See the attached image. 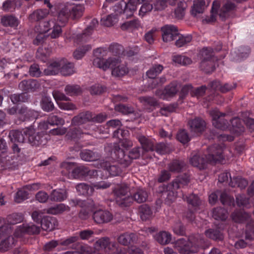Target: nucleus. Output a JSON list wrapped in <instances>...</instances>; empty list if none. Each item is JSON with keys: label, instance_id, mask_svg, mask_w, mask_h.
Wrapping results in <instances>:
<instances>
[{"label": "nucleus", "instance_id": "obj_1", "mask_svg": "<svg viewBox=\"0 0 254 254\" xmlns=\"http://www.w3.org/2000/svg\"><path fill=\"white\" fill-rule=\"evenodd\" d=\"M107 51L108 49L104 47L98 48L94 50L93 55L95 58L93 60V65L105 71L110 67L112 68V74L116 77H121L127 73L128 68L126 64H121V61L119 59L109 58L105 60L103 58L106 56Z\"/></svg>", "mask_w": 254, "mask_h": 254}, {"label": "nucleus", "instance_id": "obj_2", "mask_svg": "<svg viewBox=\"0 0 254 254\" xmlns=\"http://www.w3.org/2000/svg\"><path fill=\"white\" fill-rule=\"evenodd\" d=\"M224 146L217 144L210 146L207 148L208 154L205 158L200 157L198 154H194L190 159V163L194 167L200 170L206 168L208 163L215 164L223 163L225 161L223 155Z\"/></svg>", "mask_w": 254, "mask_h": 254}, {"label": "nucleus", "instance_id": "obj_3", "mask_svg": "<svg viewBox=\"0 0 254 254\" xmlns=\"http://www.w3.org/2000/svg\"><path fill=\"white\" fill-rule=\"evenodd\" d=\"M225 113H221L218 109H214L210 111V115L212 119L213 126L221 130H225L228 128L230 131L238 135L245 130V127L243 121L238 117L233 118L230 121V124L223 118L226 116Z\"/></svg>", "mask_w": 254, "mask_h": 254}, {"label": "nucleus", "instance_id": "obj_4", "mask_svg": "<svg viewBox=\"0 0 254 254\" xmlns=\"http://www.w3.org/2000/svg\"><path fill=\"white\" fill-rule=\"evenodd\" d=\"M235 7L234 3L228 1L219 9V3L214 1L212 3L211 16L206 20L208 22H214L216 15L218 14L221 19L224 21L232 15Z\"/></svg>", "mask_w": 254, "mask_h": 254}, {"label": "nucleus", "instance_id": "obj_5", "mask_svg": "<svg viewBox=\"0 0 254 254\" xmlns=\"http://www.w3.org/2000/svg\"><path fill=\"white\" fill-rule=\"evenodd\" d=\"M231 217L237 223H243L248 221L245 230L246 239H254V220L251 219L249 213L243 210H236L231 214Z\"/></svg>", "mask_w": 254, "mask_h": 254}, {"label": "nucleus", "instance_id": "obj_6", "mask_svg": "<svg viewBox=\"0 0 254 254\" xmlns=\"http://www.w3.org/2000/svg\"><path fill=\"white\" fill-rule=\"evenodd\" d=\"M183 242L184 240H180L176 244L177 250L180 254H192L197 253L204 241L201 235L197 234L194 236L190 237L189 241L183 246H178Z\"/></svg>", "mask_w": 254, "mask_h": 254}, {"label": "nucleus", "instance_id": "obj_7", "mask_svg": "<svg viewBox=\"0 0 254 254\" xmlns=\"http://www.w3.org/2000/svg\"><path fill=\"white\" fill-rule=\"evenodd\" d=\"M84 9V6L81 4L65 5L58 13V21L65 24L69 17L73 19L79 18L82 16Z\"/></svg>", "mask_w": 254, "mask_h": 254}, {"label": "nucleus", "instance_id": "obj_8", "mask_svg": "<svg viewBox=\"0 0 254 254\" xmlns=\"http://www.w3.org/2000/svg\"><path fill=\"white\" fill-rule=\"evenodd\" d=\"M129 190V187L127 184L118 185L113 190L116 203L119 206H129L133 202V198L131 196H126Z\"/></svg>", "mask_w": 254, "mask_h": 254}, {"label": "nucleus", "instance_id": "obj_9", "mask_svg": "<svg viewBox=\"0 0 254 254\" xmlns=\"http://www.w3.org/2000/svg\"><path fill=\"white\" fill-rule=\"evenodd\" d=\"M110 145L111 146L108 145L105 147L106 151L111 152V156L109 157L123 165L124 167H128L130 164V159L127 158V155L125 154V151L117 143H114L113 145L112 144Z\"/></svg>", "mask_w": 254, "mask_h": 254}, {"label": "nucleus", "instance_id": "obj_10", "mask_svg": "<svg viewBox=\"0 0 254 254\" xmlns=\"http://www.w3.org/2000/svg\"><path fill=\"white\" fill-rule=\"evenodd\" d=\"M69 204L72 207L79 206L82 208L79 216L83 219H86L88 217L89 211H93L95 208L94 201L90 199L82 200L78 198H73L69 200Z\"/></svg>", "mask_w": 254, "mask_h": 254}, {"label": "nucleus", "instance_id": "obj_11", "mask_svg": "<svg viewBox=\"0 0 254 254\" xmlns=\"http://www.w3.org/2000/svg\"><path fill=\"white\" fill-rule=\"evenodd\" d=\"M99 165L100 166L98 168L106 170L113 177L120 176L123 171L122 167L118 163L110 157H107L105 159L100 160Z\"/></svg>", "mask_w": 254, "mask_h": 254}, {"label": "nucleus", "instance_id": "obj_12", "mask_svg": "<svg viewBox=\"0 0 254 254\" xmlns=\"http://www.w3.org/2000/svg\"><path fill=\"white\" fill-rule=\"evenodd\" d=\"M139 0H122L116 5L115 10L119 14H125L127 17L130 16L136 9Z\"/></svg>", "mask_w": 254, "mask_h": 254}, {"label": "nucleus", "instance_id": "obj_13", "mask_svg": "<svg viewBox=\"0 0 254 254\" xmlns=\"http://www.w3.org/2000/svg\"><path fill=\"white\" fill-rule=\"evenodd\" d=\"M178 91V83L176 81H173L166 86L164 89L157 90L155 95L161 99L170 100L176 95Z\"/></svg>", "mask_w": 254, "mask_h": 254}, {"label": "nucleus", "instance_id": "obj_14", "mask_svg": "<svg viewBox=\"0 0 254 254\" xmlns=\"http://www.w3.org/2000/svg\"><path fill=\"white\" fill-rule=\"evenodd\" d=\"M40 231V228L33 223H24L18 226L14 233L16 238H20L27 234L29 235L37 234Z\"/></svg>", "mask_w": 254, "mask_h": 254}, {"label": "nucleus", "instance_id": "obj_15", "mask_svg": "<svg viewBox=\"0 0 254 254\" xmlns=\"http://www.w3.org/2000/svg\"><path fill=\"white\" fill-rule=\"evenodd\" d=\"M97 175L95 170H90L87 167L80 166L75 167L72 171L71 177L72 179H85L91 178Z\"/></svg>", "mask_w": 254, "mask_h": 254}, {"label": "nucleus", "instance_id": "obj_16", "mask_svg": "<svg viewBox=\"0 0 254 254\" xmlns=\"http://www.w3.org/2000/svg\"><path fill=\"white\" fill-rule=\"evenodd\" d=\"M24 132L26 134L27 133L26 135H27V140L33 146H39L46 142L45 133L38 132L36 134H35V130L32 126L25 128Z\"/></svg>", "mask_w": 254, "mask_h": 254}, {"label": "nucleus", "instance_id": "obj_17", "mask_svg": "<svg viewBox=\"0 0 254 254\" xmlns=\"http://www.w3.org/2000/svg\"><path fill=\"white\" fill-rule=\"evenodd\" d=\"M98 24L96 19L92 20L90 24L83 31L82 34H77L74 39V41L77 44H82L88 41L93 31V29Z\"/></svg>", "mask_w": 254, "mask_h": 254}, {"label": "nucleus", "instance_id": "obj_18", "mask_svg": "<svg viewBox=\"0 0 254 254\" xmlns=\"http://www.w3.org/2000/svg\"><path fill=\"white\" fill-rule=\"evenodd\" d=\"M129 132L127 130L118 129L115 130L113 132V137L119 139L118 142H114L121 146L124 148L127 149L132 146V142L127 138Z\"/></svg>", "mask_w": 254, "mask_h": 254}, {"label": "nucleus", "instance_id": "obj_19", "mask_svg": "<svg viewBox=\"0 0 254 254\" xmlns=\"http://www.w3.org/2000/svg\"><path fill=\"white\" fill-rule=\"evenodd\" d=\"M162 36L164 42H171L179 36L177 28L172 25H166L161 28Z\"/></svg>", "mask_w": 254, "mask_h": 254}, {"label": "nucleus", "instance_id": "obj_20", "mask_svg": "<svg viewBox=\"0 0 254 254\" xmlns=\"http://www.w3.org/2000/svg\"><path fill=\"white\" fill-rule=\"evenodd\" d=\"M38 116L37 112L25 106H21L18 111V119L20 122L33 120L36 119Z\"/></svg>", "mask_w": 254, "mask_h": 254}, {"label": "nucleus", "instance_id": "obj_21", "mask_svg": "<svg viewBox=\"0 0 254 254\" xmlns=\"http://www.w3.org/2000/svg\"><path fill=\"white\" fill-rule=\"evenodd\" d=\"M118 242L124 246L134 245L140 243L138 236L133 233L126 232L120 235L118 239Z\"/></svg>", "mask_w": 254, "mask_h": 254}, {"label": "nucleus", "instance_id": "obj_22", "mask_svg": "<svg viewBox=\"0 0 254 254\" xmlns=\"http://www.w3.org/2000/svg\"><path fill=\"white\" fill-rule=\"evenodd\" d=\"M113 215L109 211L99 209L94 212L93 218L97 224L108 223L113 219Z\"/></svg>", "mask_w": 254, "mask_h": 254}, {"label": "nucleus", "instance_id": "obj_23", "mask_svg": "<svg viewBox=\"0 0 254 254\" xmlns=\"http://www.w3.org/2000/svg\"><path fill=\"white\" fill-rule=\"evenodd\" d=\"M20 23V20L15 15L11 14L4 15L0 18V23L5 27L17 29Z\"/></svg>", "mask_w": 254, "mask_h": 254}, {"label": "nucleus", "instance_id": "obj_24", "mask_svg": "<svg viewBox=\"0 0 254 254\" xmlns=\"http://www.w3.org/2000/svg\"><path fill=\"white\" fill-rule=\"evenodd\" d=\"M58 226V221L54 217L46 216L43 217L41 221V227L45 231H51L56 229Z\"/></svg>", "mask_w": 254, "mask_h": 254}, {"label": "nucleus", "instance_id": "obj_25", "mask_svg": "<svg viewBox=\"0 0 254 254\" xmlns=\"http://www.w3.org/2000/svg\"><path fill=\"white\" fill-rule=\"evenodd\" d=\"M183 198L187 201L189 206L191 207L194 211L199 209L201 204L202 200L197 194L193 193L188 195L183 194Z\"/></svg>", "mask_w": 254, "mask_h": 254}, {"label": "nucleus", "instance_id": "obj_26", "mask_svg": "<svg viewBox=\"0 0 254 254\" xmlns=\"http://www.w3.org/2000/svg\"><path fill=\"white\" fill-rule=\"evenodd\" d=\"M188 124L190 131L195 133L202 132L206 126L204 121L199 118H195L189 121Z\"/></svg>", "mask_w": 254, "mask_h": 254}, {"label": "nucleus", "instance_id": "obj_27", "mask_svg": "<svg viewBox=\"0 0 254 254\" xmlns=\"http://www.w3.org/2000/svg\"><path fill=\"white\" fill-rule=\"evenodd\" d=\"M92 119V115L91 112L87 111L80 113L72 119L71 124L74 126H78L91 121Z\"/></svg>", "mask_w": 254, "mask_h": 254}, {"label": "nucleus", "instance_id": "obj_28", "mask_svg": "<svg viewBox=\"0 0 254 254\" xmlns=\"http://www.w3.org/2000/svg\"><path fill=\"white\" fill-rule=\"evenodd\" d=\"M25 131V128L22 129V130H11L9 133V137L11 141L13 143L24 142L26 140H27V135L26 136L27 133L26 134L25 132H24Z\"/></svg>", "mask_w": 254, "mask_h": 254}, {"label": "nucleus", "instance_id": "obj_29", "mask_svg": "<svg viewBox=\"0 0 254 254\" xmlns=\"http://www.w3.org/2000/svg\"><path fill=\"white\" fill-rule=\"evenodd\" d=\"M39 86V83L37 80L34 79L22 80L18 85L20 89L26 92L34 91L36 88H38Z\"/></svg>", "mask_w": 254, "mask_h": 254}, {"label": "nucleus", "instance_id": "obj_30", "mask_svg": "<svg viewBox=\"0 0 254 254\" xmlns=\"http://www.w3.org/2000/svg\"><path fill=\"white\" fill-rule=\"evenodd\" d=\"M101 154L88 149L81 151L80 157L82 160L85 161H95L100 159Z\"/></svg>", "mask_w": 254, "mask_h": 254}, {"label": "nucleus", "instance_id": "obj_31", "mask_svg": "<svg viewBox=\"0 0 254 254\" xmlns=\"http://www.w3.org/2000/svg\"><path fill=\"white\" fill-rule=\"evenodd\" d=\"M205 236L212 240L221 241L224 239L222 230L220 228H210L205 231Z\"/></svg>", "mask_w": 254, "mask_h": 254}, {"label": "nucleus", "instance_id": "obj_32", "mask_svg": "<svg viewBox=\"0 0 254 254\" xmlns=\"http://www.w3.org/2000/svg\"><path fill=\"white\" fill-rule=\"evenodd\" d=\"M190 181L189 176L187 174L178 176L170 185L173 189L176 190L182 186H186Z\"/></svg>", "mask_w": 254, "mask_h": 254}, {"label": "nucleus", "instance_id": "obj_33", "mask_svg": "<svg viewBox=\"0 0 254 254\" xmlns=\"http://www.w3.org/2000/svg\"><path fill=\"white\" fill-rule=\"evenodd\" d=\"M175 190L170 184L168 186L163 185L159 187V191L162 192L163 195H166V199L171 202L174 201L176 198L177 193Z\"/></svg>", "mask_w": 254, "mask_h": 254}, {"label": "nucleus", "instance_id": "obj_34", "mask_svg": "<svg viewBox=\"0 0 254 254\" xmlns=\"http://www.w3.org/2000/svg\"><path fill=\"white\" fill-rule=\"evenodd\" d=\"M140 26V21L137 19H134L123 23L121 26V28L124 31H133L138 29Z\"/></svg>", "mask_w": 254, "mask_h": 254}, {"label": "nucleus", "instance_id": "obj_35", "mask_svg": "<svg viewBox=\"0 0 254 254\" xmlns=\"http://www.w3.org/2000/svg\"><path fill=\"white\" fill-rule=\"evenodd\" d=\"M49 198L51 201L61 202L67 198V193L63 190H54L51 193Z\"/></svg>", "mask_w": 254, "mask_h": 254}, {"label": "nucleus", "instance_id": "obj_36", "mask_svg": "<svg viewBox=\"0 0 254 254\" xmlns=\"http://www.w3.org/2000/svg\"><path fill=\"white\" fill-rule=\"evenodd\" d=\"M62 61L60 62H54L51 63L46 68L44 69V73L46 75H56L61 72Z\"/></svg>", "mask_w": 254, "mask_h": 254}, {"label": "nucleus", "instance_id": "obj_37", "mask_svg": "<svg viewBox=\"0 0 254 254\" xmlns=\"http://www.w3.org/2000/svg\"><path fill=\"white\" fill-rule=\"evenodd\" d=\"M49 11L47 9H40L34 11L31 13L29 19L32 21H38L45 18L48 14Z\"/></svg>", "mask_w": 254, "mask_h": 254}, {"label": "nucleus", "instance_id": "obj_38", "mask_svg": "<svg viewBox=\"0 0 254 254\" xmlns=\"http://www.w3.org/2000/svg\"><path fill=\"white\" fill-rule=\"evenodd\" d=\"M15 237L9 236L6 239L1 241L0 244V251L2 252L7 251L12 248L16 242Z\"/></svg>", "mask_w": 254, "mask_h": 254}, {"label": "nucleus", "instance_id": "obj_39", "mask_svg": "<svg viewBox=\"0 0 254 254\" xmlns=\"http://www.w3.org/2000/svg\"><path fill=\"white\" fill-rule=\"evenodd\" d=\"M111 242L109 237H105L99 239L94 244V248L97 251L110 249Z\"/></svg>", "mask_w": 254, "mask_h": 254}, {"label": "nucleus", "instance_id": "obj_40", "mask_svg": "<svg viewBox=\"0 0 254 254\" xmlns=\"http://www.w3.org/2000/svg\"><path fill=\"white\" fill-rule=\"evenodd\" d=\"M213 217L217 220L224 221L228 216V211L222 207H216L213 209Z\"/></svg>", "mask_w": 254, "mask_h": 254}, {"label": "nucleus", "instance_id": "obj_41", "mask_svg": "<svg viewBox=\"0 0 254 254\" xmlns=\"http://www.w3.org/2000/svg\"><path fill=\"white\" fill-rule=\"evenodd\" d=\"M116 7L115 6V8ZM115 10V9H114ZM117 13H119L115 10ZM118 21V17L117 14H111L108 15L106 17H102L101 19V23L107 27H111L116 24Z\"/></svg>", "mask_w": 254, "mask_h": 254}, {"label": "nucleus", "instance_id": "obj_42", "mask_svg": "<svg viewBox=\"0 0 254 254\" xmlns=\"http://www.w3.org/2000/svg\"><path fill=\"white\" fill-rule=\"evenodd\" d=\"M155 239L161 245H166L171 241L172 236L170 233L166 231H162L154 236Z\"/></svg>", "mask_w": 254, "mask_h": 254}, {"label": "nucleus", "instance_id": "obj_43", "mask_svg": "<svg viewBox=\"0 0 254 254\" xmlns=\"http://www.w3.org/2000/svg\"><path fill=\"white\" fill-rule=\"evenodd\" d=\"M69 210V207L67 205L64 203H60L49 208L47 210V212L49 214L57 215Z\"/></svg>", "mask_w": 254, "mask_h": 254}, {"label": "nucleus", "instance_id": "obj_44", "mask_svg": "<svg viewBox=\"0 0 254 254\" xmlns=\"http://www.w3.org/2000/svg\"><path fill=\"white\" fill-rule=\"evenodd\" d=\"M137 139L142 146V150H144L145 151L154 150L153 143L151 140L143 135L138 136Z\"/></svg>", "mask_w": 254, "mask_h": 254}, {"label": "nucleus", "instance_id": "obj_45", "mask_svg": "<svg viewBox=\"0 0 254 254\" xmlns=\"http://www.w3.org/2000/svg\"><path fill=\"white\" fill-rule=\"evenodd\" d=\"M76 190L79 195H90L94 191V188L87 184L80 183L76 185Z\"/></svg>", "mask_w": 254, "mask_h": 254}, {"label": "nucleus", "instance_id": "obj_46", "mask_svg": "<svg viewBox=\"0 0 254 254\" xmlns=\"http://www.w3.org/2000/svg\"><path fill=\"white\" fill-rule=\"evenodd\" d=\"M75 72L74 64L72 63H64L62 61L61 73L64 76H68Z\"/></svg>", "mask_w": 254, "mask_h": 254}, {"label": "nucleus", "instance_id": "obj_47", "mask_svg": "<svg viewBox=\"0 0 254 254\" xmlns=\"http://www.w3.org/2000/svg\"><path fill=\"white\" fill-rule=\"evenodd\" d=\"M205 5L204 0H195L191 10V14L196 16L197 14L202 13L204 9Z\"/></svg>", "mask_w": 254, "mask_h": 254}, {"label": "nucleus", "instance_id": "obj_48", "mask_svg": "<svg viewBox=\"0 0 254 254\" xmlns=\"http://www.w3.org/2000/svg\"><path fill=\"white\" fill-rule=\"evenodd\" d=\"M200 67L202 70L207 73H211L215 69L214 60L201 61Z\"/></svg>", "mask_w": 254, "mask_h": 254}, {"label": "nucleus", "instance_id": "obj_49", "mask_svg": "<svg viewBox=\"0 0 254 254\" xmlns=\"http://www.w3.org/2000/svg\"><path fill=\"white\" fill-rule=\"evenodd\" d=\"M213 49L211 47H203L199 52V56L201 61L214 59Z\"/></svg>", "mask_w": 254, "mask_h": 254}, {"label": "nucleus", "instance_id": "obj_50", "mask_svg": "<svg viewBox=\"0 0 254 254\" xmlns=\"http://www.w3.org/2000/svg\"><path fill=\"white\" fill-rule=\"evenodd\" d=\"M75 251H72V254H92L93 250L88 245H83L79 243H75Z\"/></svg>", "mask_w": 254, "mask_h": 254}, {"label": "nucleus", "instance_id": "obj_51", "mask_svg": "<svg viewBox=\"0 0 254 254\" xmlns=\"http://www.w3.org/2000/svg\"><path fill=\"white\" fill-rule=\"evenodd\" d=\"M185 164L184 161L174 160L168 165V169L172 172L179 173L182 171Z\"/></svg>", "mask_w": 254, "mask_h": 254}, {"label": "nucleus", "instance_id": "obj_52", "mask_svg": "<svg viewBox=\"0 0 254 254\" xmlns=\"http://www.w3.org/2000/svg\"><path fill=\"white\" fill-rule=\"evenodd\" d=\"M131 196L133 198V201L135 200L137 203H140L144 202L146 200L148 197V193L144 190L138 189L133 196Z\"/></svg>", "mask_w": 254, "mask_h": 254}, {"label": "nucleus", "instance_id": "obj_53", "mask_svg": "<svg viewBox=\"0 0 254 254\" xmlns=\"http://www.w3.org/2000/svg\"><path fill=\"white\" fill-rule=\"evenodd\" d=\"M248 185V181L239 177H233V180L229 182V185L233 187H238L241 189H245Z\"/></svg>", "mask_w": 254, "mask_h": 254}, {"label": "nucleus", "instance_id": "obj_54", "mask_svg": "<svg viewBox=\"0 0 254 254\" xmlns=\"http://www.w3.org/2000/svg\"><path fill=\"white\" fill-rule=\"evenodd\" d=\"M92 47L90 45H85L78 48L73 54V57L76 60L81 59L87 52L90 51Z\"/></svg>", "mask_w": 254, "mask_h": 254}, {"label": "nucleus", "instance_id": "obj_55", "mask_svg": "<svg viewBox=\"0 0 254 254\" xmlns=\"http://www.w3.org/2000/svg\"><path fill=\"white\" fill-rule=\"evenodd\" d=\"M236 203L238 206L249 208L251 207L250 199L245 194H239L236 197Z\"/></svg>", "mask_w": 254, "mask_h": 254}, {"label": "nucleus", "instance_id": "obj_56", "mask_svg": "<svg viewBox=\"0 0 254 254\" xmlns=\"http://www.w3.org/2000/svg\"><path fill=\"white\" fill-rule=\"evenodd\" d=\"M139 212L140 213V218L143 221H146L149 219L152 214L150 207L146 204H143L140 206Z\"/></svg>", "mask_w": 254, "mask_h": 254}, {"label": "nucleus", "instance_id": "obj_57", "mask_svg": "<svg viewBox=\"0 0 254 254\" xmlns=\"http://www.w3.org/2000/svg\"><path fill=\"white\" fill-rule=\"evenodd\" d=\"M41 105L42 109L45 112H50L54 109V105L51 98L47 96L42 98Z\"/></svg>", "mask_w": 254, "mask_h": 254}, {"label": "nucleus", "instance_id": "obj_58", "mask_svg": "<svg viewBox=\"0 0 254 254\" xmlns=\"http://www.w3.org/2000/svg\"><path fill=\"white\" fill-rule=\"evenodd\" d=\"M163 69V66L162 65L155 64L146 72V75L149 78H155L161 72Z\"/></svg>", "mask_w": 254, "mask_h": 254}, {"label": "nucleus", "instance_id": "obj_59", "mask_svg": "<svg viewBox=\"0 0 254 254\" xmlns=\"http://www.w3.org/2000/svg\"><path fill=\"white\" fill-rule=\"evenodd\" d=\"M23 217L21 213H13L7 216L6 221L7 224L14 225L23 221Z\"/></svg>", "mask_w": 254, "mask_h": 254}, {"label": "nucleus", "instance_id": "obj_60", "mask_svg": "<svg viewBox=\"0 0 254 254\" xmlns=\"http://www.w3.org/2000/svg\"><path fill=\"white\" fill-rule=\"evenodd\" d=\"M85 134H89L88 132H84ZM84 132L79 127H73L67 131L66 136L70 139H77L81 137Z\"/></svg>", "mask_w": 254, "mask_h": 254}, {"label": "nucleus", "instance_id": "obj_61", "mask_svg": "<svg viewBox=\"0 0 254 254\" xmlns=\"http://www.w3.org/2000/svg\"><path fill=\"white\" fill-rule=\"evenodd\" d=\"M220 202L224 205L234 206L235 202L234 197L227 194L226 192H222L220 195Z\"/></svg>", "mask_w": 254, "mask_h": 254}, {"label": "nucleus", "instance_id": "obj_62", "mask_svg": "<svg viewBox=\"0 0 254 254\" xmlns=\"http://www.w3.org/2000/svg\"><path fill=\"white\" fill-rule=\"evenodd\" d=\"M62 168L63 169L62 173L64 175H68L69 178H71V174L74 168V163L70 162H63L61 165Z\"/></svg>", "mask_w": 254, "mask_h": 254}, {"label": "nucleus", "instance_id": "obj_63", "mask_svg": "<svg viewBox=\"0 0 254 254\" xmlns=\"http://www.w3.org/2000/svg\"><path fill=\"white\" fill-rule=\"evenodd\" d=\"M48 123L52 126L63 125L64 124V120L61 117H59L57 115L51 114L48 119Z\"/></svg>", "mask_w": 254, "mask_h": 254}, {"label": "nucleus", "instance_id": "obj_64", "mask_svg": "<svg viewBox=\"0 0 254 254\" xmlns=\"http://www.w3.org/2000/svg\"><path fill=\"white\" fill-rule=\"evenodd\" d=\"M154 150L157 153L160 154H165L168 153L170 151V149L168 144L165 143H159L154 146Z\"/></svg>", "mask_w": 254, "mask_h": 254}]
</instances>
